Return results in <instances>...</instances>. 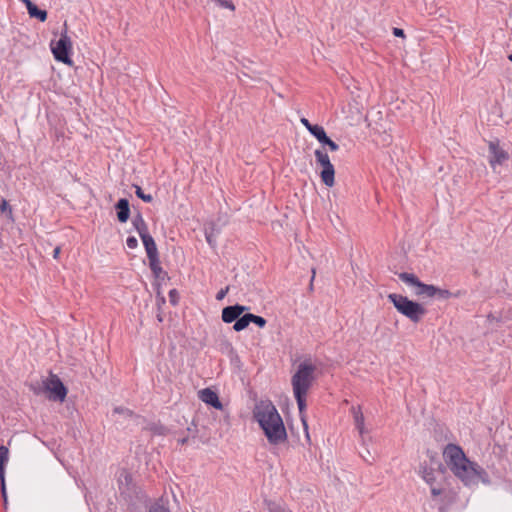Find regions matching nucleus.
<instances>
[{"mask_svg":"<svg viewBox=\"0 0 512 512\" xmlns=\"http://www.w3.org/2000/svg\"><path fill=\"white\" fill-rule=\"evenodd\" d=\"M314 278H315V270L313 269V270H312L311 283H310V289H312V287H313V284H312V283H313Z\"/></svg>","mask_w":512,"mask_h":512,"instance_id":"37998d69","label":"nucleus"},{"mask_svg":"<svg viewBox=\"0 0 512 512\" xmlns=\"http://www.w3.org/2000/svg\"><path fill=\"white\" fill-rule=\"evenodd\" d=\"M126 244L129 249H135L138 246V241L134 236H130L127 238Z\"/></svg>","mask_w":512,"mask_h":512,"instance_id":"473e14b6","label":"nucleus"},{"mask_svg":"<svg viewBox=\"0 0 512 512\" xmlns=\"http://www.w3.org/2000/svg\"><path fill=\"white\" fill-rule=\"evenodd\" d=\"M64 26L65 29L61 33L60 38L58 40H52L50 47L53 56L57 61L71 66L73 64V61L70 58V53L72 51V41L67 34L66 23Z\"/></svg>","mask_w":512,"mask_h":512,"instance_id":"423d86ee","label":"nucleus"},{"mask_svg":"<svg viewBox=\"0 0 512 512\" xmlns=\"http://www.w3.org/2000/svg\"><path fill=\"white\" fill-rule=\"evenodd\" d=\"M489 153V163L493 169H495L497 165H502L508 159V153L495 142L489 143Z\"/></svg>","mask_w":512,"mask_h":512,"instance_id":"9d476101","label":"nucleus"},{"mask_svg":"<svg viewBox=\"0 0 512 512\" xmlns=\"http://www.w3.org/2000/svg\"><path fill=\"white\" fill-rule=\"evenodd\" d=\"M149 512H171V511L168 507L167 501H165L164 499L161 498V499L157 500L156 502H154L150 506Z\"/></svg>","mask_w":512,"mask_h":512,"instance_id":"412c9836","label":"nucleus"},{"mask_svg":"<svg viewBox=\"0 0 512 512\" xmlns=\"http://www.w3.org/2000/svg\"><path fill=\"white\" fill-rule=\"evenodd\" d=\"M430 490H431L432 497L434 499L444 495L445 492H446L445 489L443 487H441L438 483H436L435 485L431 486Z\"/></svg>","mask_w":512,"mask_h":512,"instance_id":"cd10ccee","label":"nucleus"},{"mask_svg":"<svg viewBox=\"0 0 512 512\" xmlns=\"http://www.w3.org/2000/svg\"><path fill=\"white\" fill-rule=\"evenodd\" d=\"M113 412L114 414H120L123 415L124 417H130L133 414L131 410L124 407H116L114 408Z\"/></svg>","mask_w":512,"mask_h":512,"instance_id":"c756f323","label":"nucleus"},{"mask_svg":"<svg viewBox=\"0 0 512 512\" xmlns=\"http://www.w3.org/2000/svg\"><path fill=\"white\" fill-rule=\"evenodd\" d=\"M250 313L239 316L233 325V329L237 332L244 330L250 324Z\"/></svg>","mask_w":512,"mask_h":512,"instance_id":"6ab92c4d","label":"nucleus"},{"mask_svg":"<svg viewBox=\"0 0 512 512\" xmlns=\"http://www.w3.org/2000/svg\"><path fill=\"white\" fill-rule=\"evenodd\" d=\"M149 266L155 277H160V274L163 272V270L160 266L159 256L149 258Z\"/></svg>","mask_w":512,"mask_h":512,"instance_id":"5701e85b","label":"nucleus"},{"mask_svg":"<svg viewBox=\"0 0 512 512\" xmlns=\"http://www.w3.org/2000/svg\"><path fill=\"white\" fill-rule=\"evenodd\" d=\"M443 457L451 472L465 485L476 483L480 468L466 457L460 446L448 444L443 451Z\"/></svg>","mask_w":512,"mask_h":512,"instance_id":"f03ea898","label":"nucleus"},{"mask_svg":"<svg viewBox=\"0 0 512 512\" xmlns=\"http://www.w3.org/2000/svg\"><path fill=\"white\" fill-rule=\"evenodd\" d=\"M177 442H178V444H180V445H184V444H186V443L188 442V437L179 438V439L177 440Z\"/></svg>","mask_w":512,"mask_h":512,"instance_id":"a19ab883","label":"nucleus"},{"mask_svg":"<svg viewBox=\"0 0 512 512\" xmlns=\"http://www.w3.org/2000/svg\"><path fill=\"white\" fill-rule=\"evenodd\" d=\"M250 322L256 324L257 326L263 328L266 325V320L258 315H254L250 313Z\"/></svg>","mask_w":512,"mask_h":512,"instance_id":"c85d7f7f","label":"nucleus"},{"mask_svg":"<svg viewBox=\"0 0 512 512\" xmlns=\"http://www.w3.org/2000/svg\"><path fill=\"white\" fill-rule=\"evenodd\" d=\"M321 144L328 138L324 128L320 125H314L309 131Z\"/></svg>","mask_w":512,"mask_h":512,"instance_id":"aec40b11","label":"nucleus"},{"mask_svg":"<svg viewBox=\"0 0 512 512\" xmlns=\"http://www.w3.org/2000/svg\"><path fill=\"white\" fill-rule=\"evenodd\" d=\"M1 494L4 501V506L7 505V493H6V486H5V478L3 477V480H1Z\"/></svg>","mask_w":512,"mask_h":512,"instance_id":"f704fd0d","label":"nucleus"},{"mask_svg":"<svg viewBox=\"0 0 512 512\" xmlns=\"http://www.w3.org/2000/svg\"><path fill=\"white\" fill-rule=\"evenodd\" d=\"M356 429L358 430L361 438H362V441L364 442L365 439H364V435L368 432L366 427H365V423L364 424H361V426H356Z\"/></svg>","mask_w":512,"mask_h":512,"instance_id":"4c0bfd02","label":"nucleus"},{"mask_svg":"<svg viewBox=\"0 0 512 512\" xmlns=\"http://www.w3.org/2000/svg\"><path fill=\"white\" fill-rule=\"evenodd\" d=\"M398 277L406 285L414 288V294L416 296L433 298V292L435 291L434 285L421 282L419 278L413 273L401 272L398 274Z\"/></svg>","mask_w":512,"mask_h":512,"instance_id":"6e6552de","label":"nucleus"},{"mask_svg":"<svg viewBox=\"0 0 512 512\" xmlns=\"http://www.w3.org/2000/svg\"><path fill=\"white\" fill-rule=\"evenodd\" d=\"M421 475L423 480L431 487L438 483V478L442 477V474L438 471L433 470L432 468H428L426 466L422 467Z\"/></svg>","mask_w":512,"mask_h":512,"instance_id":"4468645a","label":"nucleus"},{"mask_svg":"<svg viewBox=\"0 0 512 512\" xmlns=\"http://www.w3.org/2000/svg\"><path fill=\"white\" fill-rule=\"evenodd\" d=\"M169 300H170V302H171L173 305H176V304L178 303V300H179V294H178L177 290L172 289V290L169 292Z\"/></svg>","mask_w":512,"mask_h":512,"instance_id":"2f4dec72","label":"nucleus"},{"mask_svg":"<svg viewBox=\"0 0 512 512\" xmlns=\"http://www.w3.org/2000/svg\"><path fill=\"white\" fill-rule=\"evenodd\" d=\"M508 59L512 62V54L508 56Z\"/></svg>","mask_w":512,"mask_h":512,"instance_id":"a18cd8bd","label":"nucleus"},{"mask_svg":"<svg viewBox=\"0 0 512 512\" xmlns=\"http://www.w3.org/2000/svg\"><path fill=\"white\" fill-rule=\"evenodd\" d=\"M254 418L264 431L270 444L278 445L287 438L285 426L276 407L270 401H260L255 405Z\"/></svg>","mask_w":512,"mask_h":512,"instance_id":"f257e3e1","label":"nucleus"},{"mask_svg":"<svg viewBox=\"0 0 512 512\" xmlns=\"http://www.w3.org/2000/svg\"><path fill=\"white\" fill-rule=\"evenodd\" d=\"M451 292L447 289H441L435 286V291L433 292V298L438 299H448L451 297Z\"/></svg>","mask_w":512,"mask_h":512,"instance_id":"393cba45","label":"nucleus"},{"mask_svg":"<svg viewBox=\"0 0 512 512\" xmlns=\"http://www.w3.org/2000/svg\"><path fill=\"white\" fill-rule=\"evenodd\" d=\"M326 140L327 141H324L322 144L327 145L331 151H337L339 149L338 144L331 140L329 137Z\"/></svg>","mask_w":512,"mask_h":512,"instance_id":"72a5a7b5","label":"nucleus"},{"mask_svg":"<svg viewBox=\"0 0 512 512\" xmlns=\"http://www.w3.org/2000/svg\"><path fill=\"white\" fill-rule=\"evenodd\" d=\"M206 239H207V241H208V243H209V244H211V243H212V238H211L209 235H207V236H206Z\"/></svg>","mask_w":512,"mask_h":512,"instance_id":"c03bdc74","label":"nucleus"},{"mask_svg":"<svg viewBox=\"0 0 512 512\" xmlns=\"http://www.w3.org/2000/svg\"><path fill=\"white\" fill-rule=\"evenodd\" d=\"M9 460V450L5 446H0V479L3 480L5 465Z\"/></svg>","mask_w":512,"mask_h":512,"instance_id":"a211bd4d","label":"nucleus"},{"mask_svg":"<svg viewBox=\"0 0 512 512\" xmlns=\"http://www.w3.org/2000/svg\"><path fill=\"white\" fill-rule=\"evenodd\" d=\"M132 224L135 230L138 232L140 238H145L146 236L150 235L147 224L140 214L133 218Z\"/></svg>","mask_w":512,"mask_h":512,"instance_id":"dca6fc26","label":"nucleus"},{"mask_svg":"<svg viewBox=\"0 0 512 512\" xmlns=\"http://www.w3.org/2000/svg\"><path fill=\"white\" fill-rule=\"evenodd\" d=\"M314 155L316 163L322 167L320 172L322 182L326 186L332 187L335 184V169L328 154L324 150L316 149Z\"/></svg>","mask_w":512,"mask_h":512,"instance_id":"0eeeda50","label":"nucleus"},{"mask_svg":"<svg viewBox=\"0 0 512 512\" xmlns=\"http://www.w3.org/2000/svg\"><path fill=\"white\" fill-rule=\"evenodd\" d=\"M115 208L117 210V218L121 223L127 222L130 216V208H129V202L127 199L122 198L120 199L116 205Z\"/></svg>","mask_w":512,"mask_h":512,"instance_id":"ddd939ff","label":"nucleus"},{"mask_svg":"<svg viewBox=\"0 0 512 512\" xmlns=\"http://www.w3.org/2000/svg\"><path fill=\"white\" fill-rule=\"evenodd\" d=\"M356 429L358 430L361 438H362V441L364 442L365 439H364V435L368 432L366 427H365V423L364 424H361V426H356Z\"/></svg>","mask_w":512,"mask_h":512,"instance_id":"e433bc0d","label":"nucleus"},{"mask_svg":"<svg viewBox=\"0 0 512 512\" xmlns=\"http://www.w3.org/2000/svg\"><path fill=\"white\" fill-rule=\"evenodd\" d=\"M387 297L393 303L396 310L413 323L420 322L426 314V309L423 305L408 299L406 296L391 293Z\"/></svg>","mask_w":512,"mask_h":512,"instance_id":"39448f33","label":"nucleus"},{"mask_svg":"<svg viewBox=\"0 0 512 512\" xmlns=\"http://www.w3.org/2000/svg\"><path fill=\"white\" fill-rule=\"evenodd\" d=\"M44 388L48 391L49 399L63 402L67 395V389L56 375L51 374L44 382Z\"/></svg>","mask_w":512,"mask_h":512,"instance_id":"1a4fd4ad","label":"nucleus"},{"mask_svg":"<svg viewBox=\"0 0 512 512\" xmlns=\"http://www.w3.org/2000/svg\"><path fill=\"white\" fill-rule=\"evenodd\" d=\"M228 291H229V287H228V286H227V287H225V288H223V289H221V290H220V291H218V293L216 294V299H217V300H219V301H220V300H222V299H224V298H225V296L227 295Z\"/></svg>","mask_w":512,"mask_h":512,"instance_id":"c9c22d12","label":"nucleus"},{"mask_svg":"<svg viewBox=\"0 0 512 512\" xmlns=\"http://www.w3.org/2000/svg\"><path fill=\"white\" fill-rule=\"evenodd\" d=\"M0 212L5 214L9 219H13L12 208L5 199H1Z\"/></svg>","mask_w":512,"mask_h":512,"instance_id":"b1692460","label":"nucleus"},{"mask_svg":"<svg viewBox=\"0 0 512 512\" xmlns=\"http://www.w3.org/2000/svg\"><path fill=\"white\" fill-rule=\"evenodd\" d=\"M213 2L221 8L229 9L230 11L235 10V5L230 0H213Z\"/></svg>","mask_w":512,"mask_h":512,"instance_id":"bb28decb","label":"nucleus"},{"mask_svg":"<svg viewBox=\"0 0 512 512\" xmlns=\"http://www.w3.org/2000/svg\"><path fill=\"white\" fill-rule=\"evenodd\" d=\"M246 310H248V307L239 304L227 306L222 310V320L225 323H232Z\"/></svg>","mask_w":512,"mask_h":512,"instance_id":"f8f14e48","label":"nucleus"},{"mask_svg":"<svg viewBox=\"0 0 512 512\" xmlns=\"http://www.w3.org/2000/svg\"><path fill=\"white\" fill-rule=\"evenodd\" d=\"M394 35H395V36L402 37V36H404V32H403V30H402V29L394 28Z\"/></svg>","mask_w":512,"mask_h":512,"instance_id":"ea45409f","label":"nucleus"},{"mask_svg":"<svg viewBox=\"0 0 512 512\" xmlns=\"http://www.w3.org/2000/svg\"><path fill=\"white\" fill-rule=\"evenodd\" d=\"M300 122L305 126V128L310 131V129L314 126L313 124H311L308 119L306 118H301Z\"/></svg>","mask_w":512,"mask_h":512,"instance_id":"58836bf2","label":"nucleus"},{"mask_svg":"<svg viewBox=\"0 0 512 512\" xmlns=\"http://www.w3.org/2000/svg\"><path fill=\"white\" fill-rule=\"evenodd\" d=\"M143 245L145 247L147 257L153 258L158 256V250L156 243L151 235L146 236L145 238H141Z\"/></svg>","mask_w":512,"mask_h":512,"instance_id":"f3484780","label":"nucleus"},{"mask_svg":"<svg viewBox=\"0 0 512 512\" xmlns=\"http://www.w3.org/2000/svg\"><path fill=\"white\" fill-rule=\"evenodd\" d=\"M26 4L28 13L30 17H34L39 19L41 22H44L47 19V12L45 10L39 9L35 4H33L30 0H23Z\"/></svg>","mask_w":512,"mask_h":512,"instance_id":"2eb2a0df","label":"nucleus"},{"mask_svg":"<svg viewBox=\"0 0 512 512\" xmlns=\"http://www.w3.org/2000/svg\"><path fill=\"white\" fill-rule=\"evenodd\" d=\"M199 399L207 405L217 410H222L223 405L219 400L218 394L210 388H204L198 392Z\"/></svg>","mask_w":512,"mask_h":512,"instance_id":"9b49d317","label":"nucleus"},{"mask_svg":"<svg viewBox=\"0 0 512 512\" xmlns=\"http://www.w3.org/2000/svg\"><path fill=\"white\" fill-rule=\"evenodd\" d=\"M351 413L353 415L355 427L356 426H361V424L365 423L364 415H363V413L361 411V407L360 406H353L351 408Z\"/></svg>","mask_w":512,"mask_h":512,"instance_id":"4be33fe9","label":"nucleus"},{"mask_svg":"<svg viewBox=\"0 0 512 512\" xmlns=\"http://www.w3.org/2000/svg\"><path fill=\"white\" fill-rule=\"evenodd\" d=\"M315 370V365L304 361L298 365L296 372L291 378L294 397L298 405L301 422L303 424L307 439H309V433L305 415L306 396L315 380Z\"/></svg>","mask_w":512,"mask_h":512,"instance_id":"20e7f679","label":"nucleus"},{"mask_svg":"<svg viewBox=\"0 0 512 512\" xmlns=\"http://www.w3.org/2000/svg\"><path fill=\"white\" fill-rule=\"evenodd\" d=\"M269 511L270 512H292L291 510L287 509L286 507L278 505V504H270Z\"/></svg>","mask_w":512,"mask_h":512,"instance_id":"7c9ffc66","label":"nucleus"},{"mask_svg":"<svg viewBox=\"0 0 512 512\" xmlns=\"http://www.w3.org/2000/svg\"><path fill=\"white\" fill-rule=\"evenodd\" d=\"M443 457L451 472L465 485L476 483L480 468L466 457L460 446L448 444L443 451Z\"/></svg>","mask_w":512,"mask_h":512,"instance_id":"7ed1b4c3","label":"nucleus"},{"mask_svg":"<svg viewBox=\"0 0 512 512\" xmlns=\"http://www.w3.org/2000/svg\"><path fill=\"white\" fill-rule=\"evenodd\" d=\"M135 193H136L137 197H139L146 203H150L153 200L152 195L145 194L140 186H135Z\"/></svg>","mask_w":512,"mask_h":512,"instance_id":"a878e982","label":"nucleus"},{"mask_svg":"<svg viewBox=\"0 0 512 512\" xmlns=\"http://www.w3.org/2000/svg\"><path fill=\"white\" fill-rule=\"evenodd\" d=\"M59 254H60V247H56V248L54 249V252H53V257H54L55 259H57V258H58V256H59Z\"/></svg>","mask_w":512,"mask_h":512,"instance_id":"79ce46f5","label":"nucleus"}]
</instances>
